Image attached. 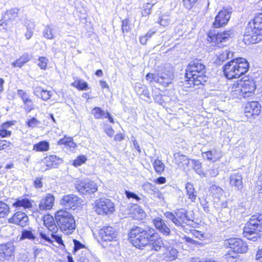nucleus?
<instances>
[{
    "label": "nucleus",
    "mask_w": 262,
    "mask_h": 262,
    "mask_svg": "<svg viewBox=\"0 0 262 262\" xmlns=\"http://www.w3.org/2000/svg\"><path fill=\"white\" fill-rule=\"evenodd\" d=\"M104 131L110 137H112L115 133V131L111 126H106Z\"/></svg>",
    "instance_id": "obj_61"
},
{
    "label": "nucleus",
    "mask_w": 262,
    "mask_h": 262,
    "mask_svg": "<svg viewBox=\"0 0 262 262\" xmlns=\"http://www.w3.org/2000/svg\"><path fill=\"white\" fill-rule=\"evenodd\" d=\"M231 12L226 9H223L219 11L215 17L213 24L214 28H220L226 25L230 19Z\"/></svg>",
    "instance_id": "obj_14"
},
{
    "label": "nucleus",
    "mask_w": 262,
    "mask_h": 262,
    "mask_svg": "<svg viewBox=\"0 0 262 262\" xmlns=\"http://www.w3.org/2000/svg\"><path fill=\"white\" fill-rule=\"evenodd\" d=\"M197 1L198 0H183L184 6L188 9H190Z\"/></svg>",
    "instance_id": "obj_56"
},
{
    "label": "nucleus",
    "mask_w": 262,
    "mask_h": 262,
    "mask_svg": "<svg viewBox=\"0 0 262 262\" xmlns=\"http://www.w3.org/2000/svg\"><path fill=\"white\" fill-rule=\"evenodd\" d=\"M155 229L149 227H133L129 234L130 242L136 248L142 249L148 245L150 239L154 238Z\"/></svg>",
    "instance_id": "obj_2"
},
{
    "label": "nucleus",
    "mask_w": 262,
    "mask_h": 262,
    "mask_svg": "<svg viewBox=\"0 0 262 262\" xmlns=\"http://www.w3.org/2000/svg\"><path fill=\"white\" fill-rule=\"evenodd\" d=\"M38 66L41 69H46L47 65V62L48 61V59L45 57H40L38 59Z\"/></svg>",
    "instance_id": "obj_51"
},
{
    "label": "nucleus",
    "mask_w": 262,
    "mask_h": 262,
    "mask_svg": "<svg viewBox=\"0 0 262 262\" xmlns=\"http://www.w3.org/2000/svg\"><path fill=\"white\" fill-rule=\"evenodd\" d=\"M107 112H105L99 107H95L92 110V114L96 119H102L105 118Z\"/></svg>",
    "instance_id": "obj_36"
},
{
    "label": "nucleus",
    "mask_w": 262,
    "mask_h": 262,
    "mask_svg": "<svg viewBox=\"0 0 262 262\" xmlns=\"http://www.w3.org/2000/svg\"><path fill=\"white\" fill-rule=\"evenodd\" d=\"M25 105V110L26 111L30 112L34 109V105L32 101L30 98L28 99L26 101L24 102Z\"/></svg>",
    "instance_id": "obj_54"
},
{
    "label": "nucleus",
    "mask_w": 262,
    "mask_h": 262,
    "mask_svg": "<svg viewBox=\"0 0 262 262\" xmlns=\"http://www.w3.org/2000/svg\"><path fill=\"white\" fill-rule=\"evenodd\" d=\"M11 135V132L7 130V129H2L0 130V136L2 138L10 136Z\"/></svg>",
    "instance_id": "obj_64"
},
{
    "label": "nucleus",
    "mask_w": 262,
    "mask_h": 262,
    "mask_svg": "<svg viewBox=\"0 0 262 262\" xmlns=\"http://www.w3.org/2000/svg\"><path fill=\"white\" fill-rule=\"evenodd\" d=\"M239 84L241 88H239L236 91L239 92L238 97L240 99L248 98L253 94L256 89V85L253 80H245L241 82Z\"/></svg>",
    "instance_id": "obj_12"
},
{
    "label": "nucleus",
    "mask_w": 262,
    "mask_h": 262,
    "mask_svg": "<svg viewBox=\"0 0 262 262\" xmlns=\"http://www.w3.org/2000/svg\"><path fill=\"white\" fill-rule=\"evenodd\" d=\"M234 33L232 29L224 31L215 33L214 30H210L208 33V40L216 45L227 42L229 38L234 36Z\"/></svg>",
    "instance_id": "obj_11"
},
{
    "label": "nucleus",
    "mask_w": 262,
    "mask_h": 262,
    "mask_svg": "<svg viewBox=\"0 0 262 262\" xmlns=\"http://www.w3.org/2000/svg\"><path fill=\"white\" fill-rule=\"evenodd\" d=\"M233 57V53L229 50L226 49L219 54L216 62L220 64V62H223L225 60Z\"/></svg>",
    "instance_id": "obj_32"
},
{
    "label": "nucleus",
    "mask_w": 262,
    "mask_h": 262,
    "mask_svg": "<svg viewBox=\"0 0 262 262\" xmlns=\"http://www.w3.org/2000/svg\"><path fill=\"white\" fill-rule=\"evenodd\" d=\"M155 237L151 239H150V243L148 244L149 245H151V249L156 251H159L162 246L163 245V242L161 237H159L158 234L156 232L155 230Z\"/></svg>",
    "instance_id": "obj_27"
},
{
    "label": "nucleus",
    "mask_w": 262,
    "mask_h": 262,
    "mask_svg": "<svg viewBox=\"0 0 262 262\" xmlns=\"http://www.w3.org/2000/svg\"><path fill=\"white\" fill-rule=\"evenodd\" d=\"M153 165L156 172L159 174H161L164 170L165 166L160 160H155L153 163Z\"/></svg>",
    "instance_id": "obj_42"
},
{
    "label": "nucleus",
    "mask_w": 262,
    "mask_h": 262,
    "mask_svg": "<svg viewBox=\"0 0 262 262\" xmlns=\"http://www.w3.org/2000/svg\"><path fill=\"white\" fill-rule=\"evenodd\" d=\"M81 199L74 194L64 195L60 201L61 204L66 208L75 210L80 204Z\"/></svg>",
    "instance_id": "obj_15"
},
{
    "label": "nucleus",
    "mask_w": 262,
    "mask_h": 262,
    "mask_svg": "<svg viewBox=\"0 0 262 262\" xmlns=\"http://www.w3.org/2000/svg\"><path fill=\"white\" fill-rule=\"evenodd\" d=\"M202 155L204 158H206L208 161L213 162H216L222 157L221 153L216 149L203 152Z\"/></svg>",
    "instance_id": "obj_26"
},
{
    "label": "nucleus",
    "mask_w": 262,
    "mask_h": 262,
    "mask_svg": "<svg viewBox=\"0 0 262 262\" xmlns=\"http://www.w3.org/2000/svg\"><path fill=\"white\" fill-rule=\"evenodd\" d=\"M135 213H137L139 215V217H142L145 215V212L143 209L138 205L134 206Z\"/></svg>",
    "instance_id": "obj_58"
},
{
    "label": "nucleus",
    "mask_w": 262,
    "mask_h": 262,
    "mask_svg": "<svg viewBox=\"0 0 262 262\" xmlns=\"http://www.w3.org/2000/svg\"><path fill=\"white\" fill-rule=\"evenodd\" d=\"M15 248L12 243L0 245V261H3L13 255Z\"/></svg>",
    "instance_id": "obj_18"
},
{
    "label": "nucleus",
    "mask_w": 262,
    "mask_h": 262,
    "mask_svg": "<svg viewBox=\"0 0 262 262\" xmlns=\"http://www.w3.org/2000/svg\"><path fill=\"white\" fill-rule=\"evenodd\" d=\"M173 77V73L165 68L157 71V82L165 87L168 86L169 84L171 83Z\"/></svg>",
    "instance_id": "obj_13"
},
{
    "label": "nucleus",
    "mask_w": 262,
    "mask_h": 262,
    "mask_svg": "<svg viewBox=\"0 0 262 262\" xmlns=\"http://www.w3.org/2000/svg\"><path fill=\"white\" fill-rule=\"evenodd\" d=\"M158 23L162 26H167L170 23L169 16L166 15H162L158 20Z\"/></svg>",
    "instance_id": "obj_48"
},
{
    "label": "nucleus",
    "mask_w": 262,
    "mask_h": 262,
    "mask_svg": "<svg viewBox=\"0 0 262 262\" xmlns=\"http://www.w3.org/2000/svg\"><path fill=\"white\" fill-rule=\"evenodd\" d=\"M125 193L128 199H133L136 201H139L141 200V198L134 192H130L128 190H125Z\"/></svg>",
    "instance_id": "obj_53"
},
{
    "label": "nucleus",
    "mask_w": 262,
    "mask_h": 262,
    "mask_svg": "<svg viewBox=\"0 0 262 262\" xmlns=\"http://www.w3.org/2000/svg\"><path fill=\"white\" fill-rule=\"evenodd\" d=\"M164 215L171 221L177 227L184 228L193 222L194 216L184 208L176 209L173 212L167 211Z\"/></svg>",
    "instance_id": "obj_7"
},
{
    "label": "nucleus",
    "mask_w": 262,
    "mask_h": 262,
    "mask_svg": "<svg viewBox=\"0 0 262 262\" xmlns=\"http://www.w3.org/2000/svg\"><path fill=\"white\" fill-rule=\"evenodd\" d=\"M99 234L102 241L105 242L116 241L117 235L114 228L111 226H104L99 230Z\"/></svg>",
    "instance_id": "obj_16"
},
{
    "label": "nucleus",
    "mask_w": 262,
    "mask_h": 262,
    "mask_svg": "<svg viewBox=\"0 0 262 262\" xmlns=\"http://www.w3.org/2000/svg\"><path fill=\"white\" fill-rule=\"evenodd\" d=\"M50 236L51 238L54 239L57 244L60 245H63V242L61 236L59 234H57V232H51Z\"/></svg>",
    "instance_id": "obj_47"
},
{
    "label": "nucleus",
    "mask_w": 262,
    "mask_h": 262,
    "mask_svg": "<svg viewBox=\"0 0 262 262\" xmlns=\"http://www.w3.org/2000/svg\"><path fill=\"white\" fill-rule=\"evenodd\" d=\"M262 232V213L253 215L246 224L243 234L249 240L254 242L260 238Z\"/></svg>",
    "instance_id": "obj_5"
},
{
    "label": "nucleus",
    "mask_w": 262,
    "mask_h": 262,
    "mask_svg": "<svg viewBox=\"0 0 262 262\" xmlns=\"http://www.w3.org/2000/svg\"><path fill=\"white\" fill-rule=\"evenodd\" d=\"M95 211L99 215H107L115 211V205L112 201L101 198L95 201Z\"/></svg>",
    "instance_id": "obj_10"
},
{
    "label": "nucleus",
    "mask_w": 262,
    "mask_h": 262,
    "mask_svg": "<svg viewBox=\"0 0 262 262\" xmlns=\"http://www.w3.org/2000/svg\"><path fill=\"white\" fill-rule=\"evenodd\" d=\"M49 148V143L46 141H40L33 146V149L37 151H47Z\"/></svg>",
    "instance_id": "obj_37"
},
{
    "label": "nucleus",
    "mask_w": 262,
    "mask_h": 262,
    "mask_svg": "<svg viewBox=\"0 0 262 262\" xmlns=\"http://www.w3.org/2000/svg\"><path fill=\"white\" fill-rule=\"evenodd\" d=\"M46 159L47 161L51 163L47 164L48 166L56 167L57 165L62 162V160L55 155H52L48 157H46Z\"/></svg>",
    "instance_id": "obj_38"
},
{
    "label": "nucleus",
    "mask_w": 262,
    "mask_h": 262,
    "mask_svg": "<svg viewBox=\"0 0 262 262\" xmlns=\"http://www.w3.org/2000/svg\"><path fill=\"white\" fill-rule=\"evenodd\" d=\"M74 252L84 247V245L77 239H73Z\"/></svg>",
    "instance_id": "obj_55"
},
{
    "label": "nucleus",
    "mask_w": 262,
    "mask_h": 262,
    "mask_svg": "<svg viewBox=\"0 0 262 262\" xmlns=\"http://www.w3.org/2000/svg\"><path fill=\"white\" fill-rule=\"evenodd\" d=\"M191 164L193 166L194 170L201 177H206L205 173L202 168V163L199 160L192 159L191 160Z\"/></svg>",
    "instance_id": "obj_35"
},
{
    "label": "nucleus",
    "mask_w": 262,
    "mask_h": 262,
    "mask_svg": "<svg viewBox=\"0 0 262 262\" xmlns=\"http://www.w3.org/2000/svg\"><path fill=\"white\" fill-rule=\"evenodd\" d=\"M225 245L231 250L224 255V260H229V258H236L238 253H246L248 250L247 244L238 238H231L225 241Z\"/></svg>",
    "instance_id": "obj_8"
},
{
    "label": "nucleus",
    "mask_w": 262,
    "mask_h": 262,
    "mask_svg": "<svg viewBox=\"0 0 262 262\" xmlns=\"http://www.w3.org/2000/svg\"><path fill=\"white\" fill-rule=\"evenodd\" d=\"M242 173L237 171H234L231 173L229 177V184L231 187L235 190L241 191L244 187Z\"/></svg>",
    "instance_id": "obj_17"
},
{
    "label": "nucleus",
    "mask_w": 262,
    "mask_h": 262,
    "mask_svg": "<svg viewBox=\"0 0 262 262\" xmlns=\"http://www.w3.org/2000/svg\"><path fill=\"white\" fill-rule=\"evenodd\" d=\"M154 4L146 3L143 6V9L142 11V16L146 17L149 15L151 12V9Z\"/></svg>",
    "instance_id": "obj_43"
},
{
    "label": "nucleus",
    "mask_w": 262,
    "mask_h": 262,
    "mask_svg": "<svg viewBox=\"0 0 262 262\" xmlns=\"http://www.w3.org/2000/svg\"><path fill=\"white\" fill-rule=\"evenodd\" d=\"M135 91L137 95L150 99L149 91L145 85L137 83L135 85Z\"/></svg>",
    "instance_id": "obj_28"
},
{
    "label": "nucleus",
    "mask_w": 262,
    "mask_h": 262,
    "mask_svg": "<svg viewBox=\"0 0 262 262\" xmlns=\"http://www.w3.org/2000/svg\"><path fill=\"white\" fill-rule=\"evenodd\" d=\"M12 23L9 20H4V16H3L2 19L0 20V30H5L8 28H11Z\"/></svg>",
    "instance_id": "obj_46"
},
{
    "label": "nucleus",
    "mask_w": 262,
    "mask_h": 262,
    "mask_svg": "<svg viewBox=\"0 0 262 262\" xmlns=\"http://www.w3.org/2000/svg\"><path fill=\"white\" fill-rule=\"evenodd\" d=\"M146 79L149 82H152V81H155L157 82V72L156 74L148 73L146 76Z\"/></svg>",
    "instance_id": "obj_57"
},
{
    "label": "nucleus",
    "mask_w": 262,
    "mask_h": 262,
    "mask_svg": "<svg viewBox=\"0 0 262 262\" xmlns=\"http://www.w3.org/2000/svg\"><path fill=\"white\" fill-rule=\"evenodd\" d=\"M30 59L28 54H23L19 58L16 60L14 62L12 63L13 67H19L21 68L26 62L29 61Z\"/></svg>",
    "instance_id": "obj_34"
},
{
    "label": "nucleus",
    "mask_w": 262,
    "mask_h": 262,
    "mask_svg": "<svg viewBox=\"0 0 262 262\" xmlns=\"http://www.w3.org/2000/svg\"><path fill=\"white\" fill-rule=\"evenodd\" d=\"M76 190L83 195L91 194L98 190L97 184L93 181L88 179H78L75 181Z\"/></svg>",
    "instance_id": "obj_9"
},
{
    "label": "nucleus",
    "mask_w": 262,
    "mask_h": 262,
    "mask_svg": "<svg viewBox=\"0 0 262 262\" xmlns=\"http://www.w3.org/2000/svg\"><path fill=\"white\" fill-rule=\"evenodd\" d=\"M43 223L50 232H58L57 225L56 223L55 217L49 215L45 216Z\"/></svg>",
    "instance_id": "obj_24"
},
{
    "label": "nucleus",
    "mask_w": 262,
    "mask_h": 262,
    "mask_svg": "<svg viewBox=\"0 0 262 262\" xmlns=\"http://www.w3.org/2000/svg\"><path fill=\"white\" fill-rule=\"evenodd\" d=\"M17 94L21 98L23 102L26 101V100L30 98L27 93L23 90H18Z\"/></svg>",
    "instance_id": "obj_52"
},
{
    "label": "nucleus",
    "mask_w": 262,
    "mask_h": 262,
    "mask_svg": "<svg viewBox=\"0 0 262 262\" xmlns=\"http://www.w3.org/2000/svg\"><path fill=\"white\" fill-rule=\"evenodd\" d=\"M34 186L36 188H40L42 186L41 178H37L34 181Z\"/></svg>",
    "instance_id": "obj_63"
},
{
    "label": "nucleus",
    "mask_w": 262,
    "mask_h": 262,
    "mask_svg": "<svg viewBox=\"0 0 262 262\" xmlns=\"http://www.w3.org/2000/svg\"><path fill=\"white\" fill-rule=\"evenodd\" d=\"M206 73L205 66L200 60L191 61L186 69V80L184 83V86L189 88L203 84L208 80Z\"/></svg>",
    "instance_id": "obj_1"
},
{
    "label": "nucleus",
    "mask_w": 262,
    "mask_h": 262,
    "mask_svg": "<svg viewBox=\"0 0 262 262\" xmlns=\"http://www.w3.org/2000/svg\"><path fill=\"white\" fill-rule=\"evenodd\" d=\"M37 230H25L22 232V237L27 238L33 242L34 244L42 243L40 238L37 236Z\"/></svg>",
    "instance_id": "obj_23"
},
{
    "label": "nucleus",
    "mask_w": 262,
    "mask_h": 262,
    "mask_svg": "<svg viewBox=\"0 0 262 262\" xmlns=\"http://www.w3.org/2000/svg\"><path fill=\"white\" fill-rule=\"evenodd\" d=\"M86 160V158L84 156H78L74 161L73 165L76 167L80 166L82 164L84 163Z\"/></svg>",
    "instance_id": "obj_49"
},
{
    "label": "nucleus",
    "mask_w": 262,
    "mask_h": 262,
    "mask_svg": "<svg viewBox=\"0 0 262 262\" xmlns=\"http://www.w3.org/2000/svg\"><path fill=\"white\" fill-rule=\"evenodd\" d=\"M10 221L14 224L25 227L28 225L29 219L25 213L18 211L14 214Z\"/></svg>",
    "instance_id": "obj_20"
},
{
    "label": "nucleus",
    "mask_w": 262,
    "mask_h": 262,
    "mask_svg": "<svg viewBox=\"0 0 262 262\" xmlns=\"http://www.w3.org/2000/svg\"><path fill=\"white\" fill-rule=\"evenodd\" d=\"M54 197L51 194H48L43 198L39 205V208L40 210H47L51 209L54 204Z\"/></svg>",
    "instance_id": "obj_22"
},
{
    "label": "nucleus",
    "mask_w": 262,
    "mask_h": 262,
    "mask_svg": "<svg viewBox=\"0 0 262 262\" xmlns=\"http://www.w3.org/2000/svg\"><path fill=\"white\" fill-rule=\"evenodd\" d=\"M18 9L15 8L7 11L4 14V20H9L11 23L18 15Z\"/></svg>",
    "instance_id": "obj_33"
},
{
    "label": "nucleus",
    "mask_w": 262,
    "mask_h": 262,
    "mask_svg": "<svg viewBox=\"0 0 262 262\" xmlns=\"http://www.w3.org/2000/svg\"><path fill=\"white\" fill-rule=\"evenodd\" d=\"M43 35L47 39H52L53 38V34L52 32L51 29L48 26H46L43 32Z\"/></svg>",
    "instance_id": "obj_50"
},
{
    "label": "nucleus",
    "mask_w": 262,
    "mask_h": 262,
    "mask_svg": "<svg viewBox=\"0 0 262 262\" xmlns=\"http://www.w3.org/2000/svg\"><path fill=\"white\" fill-rule=\"evenodd\" d=\"M261 106L257 101L249 102L245 107V113H249L252 116H258L260 112Z\"/></svg>",
    "instance_id": "obj_21"
},
{
    "label": "nucleus",
    "mask_w": 262,
    "mask_h": 262,
    "mask_svg": "<svg viewBox=\"0 0 262 262\" xmlns=\"http://www.w3.org/2000/svg\"><path fill=\"white\" fill-rule=\"evenodd\" d=\"M72 85L79 90L83 91L88 89V83L81 80L75 81L72 83Z\"/></svg>",
    "instance_id": "obj_40"
},
{
    "label": "nucleus",
    "mask_w": 262,
    "mask_h": 262,
    "mask_svg": "<svg viewBox=\"0 0 262 262\" xmlns=\"http://www.w3.org/2000/svg\"><path fill=\"white\" fill-rule=\"evenodd\" d=\"M248 62L243 58L233 59L228 62L223 68L225 76L229 79L238 78L249 70Z\"/></svg>",
    "instance_id": "obj_4"
},
{
    "label": "nucleus",
    "mask_w": 262,
    "mask_h": 262,
    "mask_svg": "<svg viewBox=\"0 0 262 262\" xmlns=\"http://www.w3.org/2000/svg\"><path fill=\"white\" fill-rule=\"evenodd\" d=\"M176 163L180 167H188L191 164V160L186 156L181 155L179 153L175 154L174 155Z\"/></svg>",
    "instance_id": "obj_25"
},
{
    "label": "nucleus",
    "mask_w": 262,
    "mask_h": 262,
    "mask_svg": "<svg viewBox=\"0 0 262 262\" xmlns=\"http://www.w3.org/2000/svg\"><path fill=\"white\" fill-rule=\"evenodd\" d=\"M26 123L28 127L33 128L38 127L39 125L41 124V122L36 118L32 117L30 119H28L26 121Z\"/></svg>",
    "instance_id": "obj_44"
},
{
    "label": "nucleus",
    "mask_w": 262,
    "mask_h": 262,
    "mask_svg": "<svg viewBox=\"0 0 262 262\" xmlns=\"http://www.w3.org/2000/svg\"><path fill=\"white\" fill-rule=\"evenodd\" d=\"M130 31V24L128 19H125L122 21V31L123 33H128Z\"/></svg>",
    "instance_id": "obj_45"
},
{
    "label": "nucleus",
    "mask_w": 262,
    "mask_h": 262,
    "mask_svg": "<svg viewBox=\"0 0 262 262\" xmlns=\"http://www.w3.org/2000/svg\"><path fill=\"white\" fill-rule=\"evenodd\" d=\"M13 206L17 208L23 207L24 209H30L32 207L31 202L27 198L18 199L13 203Z\"/></svg>",
    "instance_id": "obj_31"
},
{
    "label": "nucleus",
    "mask_w": 262,
    "mask_h": 262,
    "mask_svg": "<svg viewBox=\"0 0 262 262\" xmlns=\"http://www.w3.org/2000/svg\"><path fill=\"white\" fill-rule=\"evenodd\" d=\"M9 209L6 203L0 201V217H4L7 215L9 212Z\"/></svg>",
    "instance_id": "obj_41"
},
{
    "label": "nucleus",
    "mask_w": 262,
    "mask_h": 262,
    "mask_svg": "<svg viewBox=\"0 0 262 262\" xmlns=\"http://www.w3.org/2000/svg\"><path fill=\"white\" fill-rule=\"evenodd\" d=\"M71 139H72V138H71V137H64V138L60 139L58 141V145L64 144V145H67L71 141Z\"/></svg>",
    "instance_id": "obj_60"
},
{
    "label": "nucleus",
    "mask_w": 262,
    "mask_h": 262,
    "mask_svg": "<svg viewBox=\"0 0 262 262\" xmlns=\"http://www.w3.org/2000/svg\"><path fill=\"white\" fill-rule=\"evenodd\" d=\"M153 223L156 229L161 233L166 236L170 235L171 233L170 228L163 220L159 217H157L153 220Z\"/></svg>",
    "instance_id": "obj_19"
},
{
    "label": "nucleus",
    "mask_w": 262,
    "mask_h": 262,
    "mask_svg": "<svg viewBox=\"0 0 262 262\" xmlns=\"http://www.w3.org/2000/svg\"><path fill=\"white\" fill-rule=\"evenodd\" d=\"M34 26L32 27H27V32L25 34V36L27 39H29L32 37L33 34Z\"/></svg>",
    "instance_id": "obj_59"
},
{
    "label": "nucleus",
    "mask_w": 262,
    "mask_h": 262,
    "mask_svg": "<svg viewBox=\"0 0 262 262\" xmlns=\"http://www.w3.org/2000/svg\"><path fill=\"white\" fill-rule=\"evenodd\" d=\"M243 40L246 44L256 43L262 40V13L255 15L248 23Z\"/></svg>",
    "instance_id": "obj_3"
},
{
    "label": "nucleus",
    "mask_w": 262,
    "mask_h": 262,
    "mask_svg": "<svg viewBox=\"0 0 262 262\" xmlns=\"http://www.w3.org/2000/svg\"><path fill=\"white\" fill-rule=\"evenodd\" d=\"M38 235H39V238L42 242L41 244L43 243V242H47L48 244H52L53 243V241L50 237V235L48 234H46L42 230H38Z\"/></svg>",
    "instance_id": "obj_39"
},
{
    "label": "nucleus",
    "mask_w": 262,
    "mask_h": 262,
    "mask_svg": "<svg viewBox=\"0 0 262 262\" xmlns=\"http://www.w3.org/2000/svg\"><path fill=\"white\" fill-rule=\"evenodd\" d=\"M201 205L203 207L204 211L206 213H209L210 211L209 205L208 202H206V200H204L201 202Z\"/></svg>",
    "instance_id": "obj_62"
},
{
    "label": "nucleus",
    "mask_w": 262,
    "mask_h": 262,
    "mask_svg": "<svg viewBox=\"0 0 262 262\" xmlns=\"http://www.w3.org/2000/svg\"><path fill=\"white\" fill-rule=\"evenodd\" d=\"M55 220L59 229L66 234H71L75 230L76 224L72 214L66 210H59L55 213Z\"/></svg>",
    "instance_id": "obj_6"
},
{
    "label": "nucleus",
    "mask_w": 262,
    "mask_h": 262,
    "mask_svg": "<svg viewBox=\"0 0 262 262\" xmlns=\"http://www.w3.org/2000/svg\"><path fill=\"white\" fill-rule=\"evenodd\" d=\"M185 189L188 198L192 202H194L197 196V192L195 190L193 185L191 183L188 182L186 184Z\"/></svg>",
    "instance_id": "obj_30"
},
{
    "label": "nucleus",
    "mask_w": 262,
    "mask_h": 262,
    "mask_svg": "<svg viewBox=\"0 0 262 262\" xmlns=\"http://www.w3.org/2000/svg\"><path fill=\"white\" fill-rule=\"evenodd\" d=\"M34 94L38 97L40 96L41 98L45 101L49 100L52 96L51 91L44 90L39 86H37L34 89Z\"/></svg>",
    "instance_id": "obj_29"
}]
</instances>
